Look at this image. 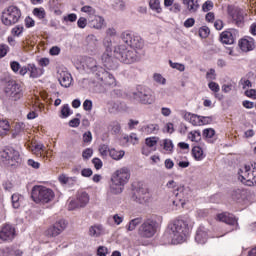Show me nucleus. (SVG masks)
Masks as SVG:
<instances>
[{"mask_svg":"<svg viewBox=\"0 0 256 256\" xmlns=\"http://www.w3.org/2000/svg\"><path fill=\"white\" fill-rule=\"evenodd\" d=\"M129 179H131L129 168L122 167L116 170L111 177L110 193L112 195L123 193V189L129 183Z\"/></svg>","mask_w":256,"mask_h":256,"instance_id":"nucleus-1","label":"nucleus"},{"mask_svg":"<svg viewBox=\"0 0 256 256\" xmlns=\"http://www.w3.org/2000/svg\"><path fill=\"white\" fill-rule=\"evenodd\" d=\"M172 241L174 243H185L189 236V224L185 220L176 219L169 224Z\"/></svg>","mask_w":256,"mask_h":256,"instance_id":"nucleus-2","label":"nucleus"},{"mask_svg":"<svg viewBox=\"0 0 256 256\" xmlns=\"http://www.w3.org/2000/svg\"><path fill=\"white\" fill-rule=\"evenodd\" d=\"M2 91L10 101H21L25 95L23 85L13 79L4 81Z\"/></svg>","mask_w":256,"mask_h":256,"instance_id":"nucleus-3","label":"nucleus"},{"mask_svg":"<svg viewBox=\"0 0 256 256\" xmlns=\"http://www.w3.org/2000/svg\"><path fill=\"white\" fill-rule=\"evenodd\" d=\"M114 55L118 61L125 63V65H131L139 61V52L133 49H129L125 44H120L115 47Z\"/></svg>","mask_w":256,"mask_h":256,"instance_id":"nucleus-4","label":"nucleus"},{"mask_svg":"<svg viewBox=\"0 0 256 256\" xmlns=\"http://www.w3.org/2000/svg\"><path fill=\"white\" fill-rule=\"evenodd\" d=\"M31 197L34 203L47 205V203H51L55 199V192L45 186L35 185L32 188Z\"/></svg>","mask_w":256,"mask_h":256,"instance_id":"nucleus-5","label":"nucleus"},{"mask_svg":"<svg viewBox=\"0 0 256 256\" xmlns=\"http://www.w3.org/2000/svg\"><path fill=\"white\" fill-rule=\"evenodd\" d=\"M0 161L6 167H12L13 169H17V167H21V163H23V158H21V153L15 150L14 148H5L0 152Z\"/></svg>","mask_w":256,"mask_h":256,"instance_id":"nucleus-6","label":"nucleus"},{"mask_svg":"<svg viewBox=\"0 0 256 256\" xmlns=\"http://www.w3.org/2000/svg\"><path fill=\"white\" fill-rule=\"evenodd\" d=\"M21 17H23L21 8L16 5H10L2 11L1 22L6 27H13V25H17L21 21Z\"/></svg>","mask_w":256,"mask_h":256,"instance_id":"nucleus-7","label":"nucleus"},{"mask_svg":"<svg viewBox=\"0 0 256 256\" xmlns=\"http://www.w3.org/2000/svg\"><path fill=\"white\" fill-rule=\"evenodd\" d=\"M158 227L159 223H157V216H151L144 220L140 225L138 233L140 237H143L144 239H151V237H154L155 233H157Z\"/></svg>","mask_w":256,"mask_h":256,"instance_id":"nucleus-8","label":"nucleus"},{"mask_svg":"<svg viewBox=\"0 0 256 256\" xmlns=\"http://www.w3.org/2000/svg\"><path fill=\"white\" fill-rule=\"evenodd\" d=\"M238 180H240L246 187H253L256 185V166L244 165L238 170Z\"/></svg>","mask_w":256,"mask_h":256,"instance_id":"nucleus-9","label":"nucleus"},{"mask_svg":"<svg viewBox=\"0 0 256 256\" xmlns=\"http://www.w3.org/2000/svg\"><path fill=\"white\" fill-rule=\"evenodd\" d=\"M151 190L147 184L141 182L138 183L137 187L134 188V193L132 195L133 201L139 203L140 205H145L151 201Z\"/></svg>","mask_w":256,"mask_h":256,"instance_id":"nucleus-10","label":"nucleus"},{"mask_svg":"<svg viewBox=\"0 0 256 256\" xmlns=\"http://www.w3.org/2000/svg\"><path fill=\"white\" fill-rule=\"evenodd\" d=\"M133 99L138 101V103H142V105H152V103H155V97L151 94V89L141 85H138L136 91L133 92Z\"/></svg>","mask_w":256,"mask_h":256,"instance_id":"nucleus-11","label":"nucleus"},{"mask_svg":"<svg viewBox=\"0 0 256 256\" xmlns=\"http://www.w3.org/2000/svg\"><path fill=\"white\" fill-rule=\"evenodd\" d=\"M173 195L175 200L172 201L175 207H185V203L191 199V189L185 186H178L174 191Z\"/></svg>","mask_w":256,"mask_h":256,"instance_id":"nucleus-12","label":"nucleus"},{"mask_svg":"<svg viewBox=\"0 0 256 256\" xmlns=\"http://www.w3.org/2000/svg\"><path fill=\"white\" fill-rule=\"evenodd\" d=\"M69 227V222L63 218L56 220L44 232L46 237H59Z\"/></svg>","mask_w":256,"mask_h":256,"instance_id":"nucleus-13","label":"nucleus"},{"mask_svg":"<svg viewBox=\"0 0 256 256\" xmlns=\"http://www.w3.org/2000/svg\"><path fill=\"white\" fill-rule=\"evenodd\" d=\"M121 39L126 43V45L132 47V49H143V47H145V41L143 38L133 32H123L121 34Z\"/></svg>","mask_w":256,"mask_h":256,"instance_id":"nucleus-14","label":"nucleus"},{"mask_svg":"<svg viewBox=\"0 0 256 256\" xmlns=\"http://www.w3.org/2000/svg\"><path fill=\"white\" fill-rule=\"evenodd\" d=\"M28 73H29L30 79H39V77L43 75L44 70L43 68H39L37 67V65L30 63L26 66H23L20 69L19 75H21L22 77H25V75Z\"/></svg>","mask_w":256,"mask_h":256,"instance_id":"nucleus-15","label":"nucleus"},{"mask_svg":"<svg viewBox=\"0 0 256 256\" xmlns=\"http://www.w3.org/2000/svg\"><path fill=\"white\" fill-rule=\"evenodd\" d=\"M96 76L98 81H101L104 85H115V77L103 67L96 70Z\"/></svg>","mask_w":256,"mask_h":256,"instance_id":"nucleus-16","label":"nucleus"},{"mask_svg":"<svg viewBox=\"0 0 256 256\" xmlns=\"http://www.w3.org/2000/svg\"><path fill=\"white\" fill-rule=\"evenodd\" d=\"M228 15L231 16L237 27H243L245 25V16L241 10L235 9L233 6H228Z\"/></svg>","mask_w":256,"mask_h":256,"instance_id":"nucleus-17","label":"nucleus"},{"mask_svg":"<svg viewBox=\"0 0 256 256\" xmlns=\"http://www.w3.org/2000/svg\"><path fill=\"white\" fill-rule=\"evenodd\" d=\"M238 45L243 53H249V51H254L256 47L255 38L251 36H244L239 40Z\"/></svg>","mask_w":256,"mask_h":256,"instance_id":"nucleus-18","label":"nucleus"},{"mask_svg":"<svg viewBox=\"0 0 256 256\" xmlns=\"http://www.w3.org/2000/svg\"><path fill=\"white\" fill-rule=\"evenodd\" d=\"M1 241H12L15 239V227L11 224H5L0 230Z\"/></svg>","mask_w":256,"mask_h":256,"instance_id":"nucleus-19","label":"nucleus"},{"mask_svg":"<svg viewBox=\"0 0 256 256\" xmlns=\"http://www.w3.org/2000/svg\"><path fill=\"white\" fill-rule=\"evenodd\" d=\"M216 221L226 223V225H237V218L229 212H222L216 215Z\"/></svg>","mask_w":256,"mask_h":256,"instance_id":"nucleus-20","label":"nucleus"},{"mask_svg":"<svg viewBox=\"0 0 256 256\" xmlns=\"http://www.w3.org/2000/svg\"><path fill=\"white\" fill-rule=\"evenodd\" d=\"M102 63L106 69H114L115 63L113 62V53L109 51V49L102 54Z\"/></svg>","mask_w":256,"mask_h":256,"instance_id":"nucleus-21","label":"nucleus"},{"mask_svg":"<svg viewBox=\"0 0 256 256\" xmlns=\"http://www.w3.org/2000/svg\"><path fill=\"white\" fill-rule=\"evenodd\" d=\"M105 24V19L101 16L95 15L89 18V25L93 27V29H103V25Z\"/></svg>","mask_w":256,"mask_h":256,"instance_id":"nucleus-22","label":"nucleus"},{"mask_svg":"<svg viewBox=\"0 0 256 256\" xmlns=\"http://www.w3.org/2000/svg\"><path fill=\"white\" fill-rule=\"evenodd\" d=\"M185 121H188L191 123V125H194V127H201V116L193 114L191 112H186L184 114Z\"/></svg>","mask_w":256,"mask_h":256,"instance_id":"nucleus-23","label":"nucleus"},{"mask_svg":"<svg viewBox=\"0 0 256 256\" xmlns=\"http://www.w3.org/2000/svg\"><path fill=\"white\" fill-rule=\"evenodd\" d=\"M61 87H71V83H73V77L69 72L60 73V77L58 79Z\"/></svg>","mask_w":256,"mask_h":256,"instance_id":"nucleus-24","label":"nucleus"},{"mask_svg":"<svg viewBox=\"0 0 256 256\" xmlns=\"http://www.w3.org/2000/svg\"><path fill=\"white\" fill-rule=\"evenodd\" d=\"M220 41L224 43V45H233L235 43V36L230 30H225L220 34Z\"/></svg>","mask_w":256,"mask_h":256,"instance_id":"nucleus-25","label":"nucleus"},{"mask_svg":"<svg viewBox=\"0 0 256 256\" xmlns=\"http://www.w3.org/2000/svg\"><path fill=\"white\" fill-rule=\"evenodd\" d=\"M191 153L195 161H203L205 158V152H203V148L200 146H194Z\"/></svg>","mask_w":256,"mask_h":256,"instance_id":"nucleus-26","label":"nucleus"},{"mask_svg":"<svg viewBox=\"0 0 256 256\" xmlns=\"http://www.w3.org/2000/svg\"><path fill=\"white\" fill-rule=\"evenodd\" d=\"M202 136L207 141V143H214L215 142V129L213 128H206L202 132Z\"/></svg>","mask_w":256,"mask_h":256,"instance_id":"nucleus-27","label":"nucleus"},{"mask_svg":"<svg viewBox=\"0 0 256 256\" xmlns=\"http://www.w3.org/2000/svg\"><path fill=\"white\" fill-rule=\"evenodd\" d=\"M90 237H101L103 235V225L95 224L89 228Z\"/></svg>","mask_w":256,"mask_h":256,"instance_id":"nucleus-28","label":"nucleus"},{"mask_svg":"<svg viewBox=\"0 0 256 256\" xmlns=\"http://www.w3.org/2000/svg\"><path fill=\"white\" fill-rule=\"evenodd\" d=\"M109 156L111 159H114V161H121V159L125 157V151L112 148L110 149Z\"/></svg>","mask_w":256,"mask_h":256,"instance_id":"nucleus-29","label":"nucleus"},{"mask_svg":"<svg viewBox=\"0 0 256 256\" xmlns=\"http://www.w3.org/2000/svg\"><path fill=\"white\" fill-rule=\"evenodd\" d=\"M76 200L78 201L80 207H85V205L89 203V194H87V192H79Z\"/></svg>","mask_w":256,"mask_h":256,"instance_id":"nucleus-30","label":"nucleus"},{"mask_svg":"<svg viewBox=\"0 0 256 256\" xmlns=\"http://www.w3.org/2000/svg\"><path fill=\"white\" fill-rule=\"evenodd\" d=\"M184 1L190 13H197V11L199 10V1L197 0H184Z\"/></svg>","mask_w":256,"mask_h":256,"instance_id":"nucleus-31","label":"nucleus"},{"mask_svg":"<svg viewBox=\"0 0 256 256\" xmlns=\"http://www.w3.org/2000/svg\"><path fill=\"white\" fill-rule=\"evenodd\" d=\"M11 129V125L7 120H0V137H5L9 130Z\"/></svg>","mask_w":256,"mask_h":256,"instance_id":"nucleus-32","label":"nucleus"},{"mask_svg":"<svg viewBox=\"0 0 256 256\" xmlns=\"http://www.w3.org/2000/svg\"><path fill=\"white\" fill-rule=\"evenodd\" d=\"M12 206L14 209H19L21 207V203H23V196L21 194H13L11 197Z\"/></svg>","mask_w":256,"mask_h":256,"instance_id":"nucleus-33","label":"nucleus"},{"mask_svg":"<svg viewBox=\"0 0 256 256\" xmlns=\"http://www.w3.org/2000/svg\"><path fill=\"white\" fill-rule=\"evenodd\" d=\"M33 155L36 157H43V153H45V146L43 144H35L31 149Z\"/></svg>","mask_w":256,"mask_h":256,"instance_id":"nucleus-34","label":"nucleus"},{"mask_svg":"<svg viewBox=\"0 0 256 256\" xmlns=\"http://www.w3.org/2000/svg\"><path fill=\"white\" fill-rule=\"evenodd\" d=\"M195 241L200 244L205 243L207 241V232L203 231L201 228L196 231Z\"/></svg>","mask_w":256,"mask_h":256,"instance_id":"nucleus-35","label":"nucleus"},{"mask_svg":"<svg viewBox=\"0 0 256 256\" xmlns=\"http://www.w3.org/2000/svg\"><path fill=\"white\" fill-rule=\"evenodd\" d=\"M71 115H73V112L71 111L69 104H64L60 111V118L67 119V117H69Z\"/></svg>","mask_w":256,"mask_h":256,"instance_id":"nucleus-36","label":"nucleus"},{"mask_svg":"<svg viewBox=\"0 0 256 256\" xmlns=\"http://www.w3.org/2000/svg\"><path fill=\"white\" fill-rule=\"evenodd\" d=\"M33 15L34 17H37V19L43 20L47 17V12H45V8H34L33 9Z\"/></svg>","mask_w":256,"mask_h":256,"instance_id":"nucleus-37","label":"nucleus"},{"mask_svg":"<svg viewBox=\"0 0 256 256\" xmlns=\"http://www.w3.org/2000/svg\"><path fill=\"white\" fill-rule=\"evenodd\" d=\"M142 131L146 133V135H151L155 131H159V125L157 124H149L147 126L142 127Z\"/></svg>","mask_w":256,"mask_h":256,"instance_id":"nucleus-38","label":"nucleus"},{"mask_svg":"<svg viewBox=\"0 0 256 256\" xmlns=\"http://www.w3.org/2000/svg\"><path fill=\"white\" fill-rule=\"evenodd\" d=\"M24 31L25 27L23 25H16L11 29V35L12 37H21Z\"/></svg>","mask_w":256,"mask_h":256,"instance_id":"nucleus-39","label":"nucleus"},{"mask_svg":"<svg viewBox=\"0 0 256 256\" xmlns=\"http://www.w3.org/2000/svg\"><path fill=\"white\" fill-rule=\"evenodd\" d=\"M86 66L88 69H90V71L93 72L99 69V66H97V61L92 57L86 59Z\"/></svg>","mask_w":256,"mask_h":256,"instance_id":"nucleus-40","label":"nucleus"},{"mask_svg":"<svg viewBox=\"0 0 256 256\" xmlns=\"http://www.w3.org/2000/svg\"><path fill=\"white\" fill-rule=\"evenodd\" d=\"M150 9L152 11H155L156 13H161L162 8H161V2L159 0H150L149 1Z\"/></svg>","mask_w":256,"mask_h":256,"instance_id":"nucleus-41","label":"nucleus"},{"mask_svg":"<svg viewBox=\"0 0 256 256\" xmlns=\"http://www.w3.org/2000/svg\"><path fill=\"white\" fill-rule=\"evenodd\" d=\"M163 149L168 155H171L173 153V141L169 139L163 140Z\"/></svg>","mask_w":256,"mask_h":256,"instance_id":"nucleus-42","label":"nucleus"},{"mask_svg":"<svg viewBox=\"0 0 256 256\" xmlns=\"http://www.w3.org/2000/svg\"><path fill=\"white\" fill-rule=\"evenodd\" d=\"M22 47H23L24 51H31V49H33L35 47V43L30 38H26L22 42Z\"/></svg>","mask_w":256,"mask_h":256,"instance_id":"nucleus-43","label":"nucleus"},{"mask_svg":"<svg viewBox=\"0 0 256 256\" xmlns=\"http://www.w3.org/2000/svg\"><path fill=\"white\" fill-rule=\"evenodd\" d=\"M138 225H141V218L132 219L129 222L127 229H128V231H135V229H137Z\"/></svg>","mask_w":256,"mask_h":256,"instance_id":"nucleus-44","label":"nucleus"},{"mask_svg":"<svg viewBox=\"0 0 256 256\" xmlns=\"http://www.w3.org/2000/svg\"><path fill=\"white\" fill-rule=\"evenodd\" d=\"M188 138L190 141H194L197 143V141H201V131L195 130L188 134Z\"/></svg>","mask_w":256,"mask_h":256,"instance_id":"nucleus-45","label":"nucleus"},{"mask_svg":"<svg viewBox=\"0 0 256 256\" xmlns=\"http://www.w3.org/2000/svg\"><path fill=\"white\" fill-rule=\"evenodd\" d=\"M82 13H87V15H89V19H91L93 16H95V13H97V11L95 10V8H93L92 6H83L81 8Z\"/></svg>","mask_w":256,"mask_h":256,"instance_id":"nucleus-46","label":"nucleus"},{"mask_svg":"<svg viewBox=\"0 0 256 256\" xmlns=\"http://www.w3.org/2000/svg\"><path fill=\"white\" fill-rule=\"evenodd\" d=\"M211 33V30L207 26H202L199 28V37L202 39H207Z\"/></svg>","mask_w":256,"mask_h":256,"instance_id":"nucleus-47","label":"nucleus"},{"mask_svg":"<svg viewBox=\"0 0 256 256\" xmlns=\"http://www.w3.org/2000/svg\"><path fill=\"white\" fill-rule=\"evenodd\" d=\"M98 151H99L101 157H107V155H109L111 149H109V146L107 144H101L98 148Z\"/></svg>","mask_w":256,"mask_h":256,"instance_id":"nucleus-48","label":"nucleus"},{"mask_svg":"<svg viewBox=\"0 0 256 256\" xmlns=\"http://www.w3.org/2000/svg\"><path fill=\"white\" fill-rule=\"evenodd\" d=\"M25 130V123L23 122H16L14 125V133L13 135H19V133H22V131Z\"/></svg>","mask_w":256,"mask_h":256,"instance_id":"nucleus-49","label":"nucleus"},{"mask_svg":"<svg viewBox=\"0 0 256 256\" xmlns=\"http://www.w3.org/2000/svg\"><path fill=\"white\" fill-rule=\"evenodd\" d=\"M10 69L13 71V73H20L23 67H21V64L19 62L12 61L10 62Z\"/></svg>","mask_w":256,"mask_h":256,"instance_id":"nucleus-50","label":"nucleus"},{"mask_svg":"<svg viewBox=\"0 0 256 256\" xmlns=\"http://www.w3.org/2000/svg\"><path fill=\"white\" fill-rule=\"evenodd\" d=\"M9 51H10L9 45L0 44V59H3V57H6Z\"/></svg>","mask_w":256,"mask_h":256,"instance_id":"nucleus-51","label":"nucleus"},{"mask_svg":"<svg viewBox=\"0 0 256 256\" xmlns=\"http://www.w3.org/2000/svg\"><path fill=\"white\" fill-rule=\"evenodd\" d=\"M214 7L213 1L207 0L203 5H202V11L204 13H209Z\"/></svg>","mask_w":256,"mask_h":256,"instance_id":"nucleus-52","label":"nucleus"},{"mask_svg":"<svg viewBox=\"0 0 256 256\" xmlns=\"http://www.w3.org/2000/svg\"><path fill=\"white\" fill-rule=\"evenodd\" d=\"M169 65H170V67H172V69H176L177 71H181V72L185 71L184 64L172 62L171 60H169Z\"/></svg>","mask_w":256,"mask_h":256,"instance_id":"nucleus-53","label":"nucleus"},{"mask_svg":"<svg viewBox=\"0 0 256 256\" xmlns=\"http://www.w3.org/2000/svg\"><path fill=\"white\" fill-rule=\"evenodd\" d=\"M109 248L105 247V246H99L97 248V252H96V255L97 256H107L109 255Z\"/></svg>","mask_w":256,"mask_h":256,"instance_id":"nucleus-54","label":"nucleus"},{"mask_svg":"<svg viewBox=\"0 0 256 256\" xmlns=\"http://www.w3.org/2000/svg\"><path fill=\"white\" fill-rule=\"evenodd\" d=\"M159 141L158 137H149L145 139V143L148 147H155Z\"/></svg>","mask_w":256,"mask_h":256,"instance_id":"nucleus-55","label":"nucleus"},{"mask_svg":"<svg viewBox=\"0 0 256 256\" xmlns=\"http://www.w3.org/2000/svg\"><path fill=\"white\" fill-rule=\"evenodd\" d=\"M81 208V205L79 204L78 200H71L68 204V211H75V209Z\"/></svg>","mask_w":256,"mask_h":256,"instance_id":"nucleus-56","label":"nucleus"},{"mask_svg":"<svg viewBox=\"0 0 256 256\" xmlns=\"http://www.w3.org/2000/svg\"><path fill=\"white\" fill-rule=\"evenodd\" d=\"M63 21L66 23H75L77 21V14L71 13L63 17Z\"/></svg>","mask_w":256,"mask_h":256,"instance_id":"nucleus-57","label":"nucleus"},{"mask_svg":"<svg viewBox=\"0 0 256 256\" xmlns=\"http://www.w3.org/2000/svg\"><path fill=\"white\" fill-rule=\"evenodd\" d=\"M206 79L208 81H215V79H217V74L215 73V69H210L207 73H206Z\"/></svg>","mask_w":256,"mask_h":256,"instance_id":"nucleus-58","label":"nucleus"},{"mask_svg":"<svg viewBox=\"0 0 256 256\" xmlns=\"http://www.w3.org/2000/svg\"><path fill=\"white\" fill-rule=\"evenodd\" d=\"M83 159H91L93 157V150L91 148H86L82 152Z\"/></svg>","mask_w":256,"mask_h":256,"instance_id":"nucleus-59","label":"nucleus"},{"mask_svg":"<svg viewBox=\"0 0 256 256\" xmlns=\"http://www.w3.org/2000/svg\"><path fill=\"white\" fill-rule=\"evenodd\" d=\"M209 89H211L213 91V93H219V91L221 90V88L219 87V84H217V82H213L211 81L208 84Z\"/></svg>","mask_w":256,"mask_h":256,"instance_id":"nucleus-60","label":"nucleus"},{"mask_svg":"<svg viewBox=\"0 0 256 256\" xmlns=\"http://www.w3.org/2000/svg\"><path fill=\"white\" fill-rule=\"evenodd\" d=\"M79 29H85L87 27V18L80 17L77 21Z\"/></svg>","mask_w":256,"mask_h":256,"instance_id":"nucleus-61","label":"nucleus"},{"mask_svg":"<svg viewBox=\"0 0 256 256\" xmlns=\"http://www.w3.org/2000/svg\"><path fill=\"white\" fill-rule=\"evenodd\" d=\"M84 111H91L93 109V101L87 99L83 102Z\"/></svg>","mask_w":256,"mask_h":256,"instance_id":"nucleus-62","label":"nucleus"},{"mask_svg":"<svg viewBox=\"0 0 256 256\" xmlns=\"http://www.w3.org/2000/svg\"><path fill=\"white\" fill-rule=\"evenodd\" d=\"M92 163H93L95 169H97V171H99V169H102V167H103V161H101V159H99V158H93Z\"/></svg>","mask_w":256,"mask_h":256,"instance_id":"nucleus-63","label":"nucleus"},{"mask_svg":"<svg viewBox=\"0 0 256 256\" xmlns=\"http://www.w3.org/2000/svg\"><path fill=\"white\" fill-rule=\"evenodd\" d=\"M245 96L249 97V99H256V90L255 89L246 90Z\"/></svg>","mask_w":256,"mask_h":256,"instance_id":"nucleus-64","label":"nucleus"}]
</instances>
